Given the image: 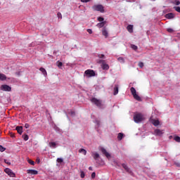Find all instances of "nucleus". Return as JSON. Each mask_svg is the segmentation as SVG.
<instances>
[{
  "mask_svg": "<svg viewBox=\"0 0 180 180\" xmlns=\"http://www.w3.org/2000/svg\"><path fill=\"white\" fill-rule=\"evenodd\" d=\"M101 151L102 154H103V155H105L107 158H110V155L109 154V153H108L105 148H101Z\"/></svg>",
  "mask_w": 180,
  "mask_h": 180,
  "instance_id": "6e6552de",
  "label": "nucleus"
},
{
  "mask_svg": "<svg viewBox=\"0 0 180 180\" xmlns=\"http://www.w3.org/2000/svg\"><path fill=\"white\" fill-rule=\"evenodd\" d=\"M165 18L166 19H174V18H175V14L173 13H169L165 15Z\"/></svg>",
  "mask_w": 180,
  "mask_h": 180,
  "instance_id": "f8f14e48",
  "label": "nucleus"
},
{
  "mask_svg": "<svg viewBox=\"0 0 180 180\" xmlns=\"http://www.w3.org/2000/svg\"><path fill=\"white\" fill-rule=\"evenodd\" d=\"M11 137H15V135H13V134H11Z\"/></svg>",
  "mask_w": 180,
  "mask_h": 180,
  "instance_id": "6e6d98bb",
  "label": "nucleus"
},
{
  "mask_svg": "<svg viewBox=\"0 0 180 180\" xmlns=\"http://www.w3.org/2000/svg\"><path fill=\"white\" fill-rule=\"evenodd\" d=\"M122 167L124 168V169L126 170V172H128V174H131V170L130 169L129 166H127V165H126L125 163H122Z\"/></svg>",
  "mask_w": 180,
  "mask_h": 180,
  "instance_id": "9b49d317",
  "label": "nucleus"
},
{
  "mask_svg": "<svg viewBox=\"0 0 180 180\" xmlns=\"http://www.w3.org/2000/svg\"><path fill=\"white\" fill-rule=\"evenodd\" d=\"M80 176L81 178H85V172H84L82 170L80 172Z\"/></svg>",
  "mask_w": 180,
  "mask_h": 180,
  "instance_id": "2f4dec72",
  "label": "nucleus"
},
{
  "mask_svg": "<svg viewBox=\"0 0 180 180\" xmlns=\"http://www.w3.org/2000/svg\"><path fill=\"white\" fill-rule=\"evenodd\" d=\"M169 137H170V139H172V136H170Z\"/></svg>",
  "mask_w": 180,
  "mask_h": 180,
  "instance_id": "bf43d9fd",
  "label": "nucleus"
},
{
  "mask_svg": "<svg viewBox=\"0 0 180 180\" xmlns=\"http://www.w3.org/2000/svg\"><path fill=\"white\" fill-rule=\"evenodd\" d=\"M131 94L133 95L136 101H138L139 102H141V97L139 94H137V91H131Z\"/></svg>",
  "mask_w": 180,
  "mask_h": 180,
  "instance_id": "423d86ee",
  "label": "nucleus"
},
{
  "mask_svg": "<svg viewBox=\"0 0 180 180\" xmlns=\"http://www.w3.org/2000/svg\"><path fill=\"white\" fill-rule=\"evenodd\" d=\"M117 94H119V91H115L113 93V95L116 96V95H117Z\"/></svg>",
  "mask_w": 180,
  "mask_h": 180,
  "instance_id": "8fccbe9b",
  "label": "nucleus"
},
{
  "mask_svg": "<svg viewBox=\"0 0 180 180\" xmlns=\"http://www.w3.org/2000/svg\"><path fill=\"white\" fill-rule=\"evenodd\" d=\"M4 172H6V174H7V175H9L11 178H15V176H16V174H15V173H13L12 169H11L9 168H6L4 169Z\"/></svg>",
  "mask_w": 180,
  "mask_h": 180,
  "instance_id": "39448f33",
  "label": "nucleus"
},
{
  "mask_svg": "<svg viewBox=\"0 0 180 180\" xmlns=\"http://www.w3.org/2000/svg\"><path fill=\"white\" fill-rule=\"evenodd\" d=\"M57 162H59L60 164H61V162H63L64 161V160H63V158H58L57 160H56Z\"/></svg>",
  "mask_w": 180,
  "mask_h": 180,
  "instance_id": "72a5a7b5",
  "label": "nucleus"
},
{
  "mask_svg": "<svg viewBox=\"0 0 180 180\" xmlns=\"http://www.w3.org/2000/svg\"><path fill=\"white\" fill-rule=\"evenodd\" d=\"M25 129H29V127H30V125L29 124H25Z\"/></svg>",
  "mask_w": 180,
  "mask_h": 180,
  "instance_id": "09e8293b",
  "label": "nucleus"
},
{
  "mask_svg": "<svg viewBox=\"0 0 180 180\" xmlns=\"http://www.w3.org/2000/svg\"><path fill=\"white\" fill-rule=\"evenodd\" d=\"M167 30L169 33H174V30L172 28H167Z\"/></svg>",
  "mask_w": 180,
  "mask_h": 180,
  "instance_id": "e433bc0d",
  "label": "nucleus"
},
{
  "mask_svg": "<svg viewBox=\"0 0 180 180\" xmlns=\"http://www.w3.org/2000/svg\"><path fill=\"white\" fill-rule=\"evenodd\" d=\"M1 91H11L12 88L8 84H3L1 86Z\"/></svg>",
  "mask_w": 180,
  "mask_h": 180,
  "instance_id": "1a4fd4ad",
  "label": "nucleus"
},
{
  "mask_svg": "<svg viewBox=\"0 0 180 180\" xmlns=\"http://www.w3.org/2000/svg\"><path fill=\"white\" fill-rule=\"evenodd\" d=\"M145 120L144 115L141 113H137L134 115V121L135 123H141Z\"/></svg>",
  "mask_w": 180,
  "mask_h": 180,
  "instance_id": "f03ea898",
  "label": "nucleus"
},
{
  "mask_svg": "<svg viewBox=\"0 0 180 180\" xmlns=\"http://www.w3.org/2000/svg\"><path fill=\"white\" fill-rule=\"evenodd\" d=\"M114 91H119V85L116 84L114 87Z\"/></svg>",
  "mask_w": 180,
  "mask_h": 180,
  "instance_id": "ea45409f",
  "label": "nucleus"
},
{
  "mask_svg": "<svg viewBox=\"0 0 180 180\" xmlns=\"http://www.w3.org/2000/svg\"><path fill=\"white\" fill-rule=\"evenodd\" d=\"M98 63H99V64H105V60H100L98 61Z\"/></svg>",
  "mask_w": 180,
  "mask_h": 180,
  "instance_id": "49530a36",
  "label": "nucleus"
},
{
  "mask_svg": "<svg viewBox=\"0 0 180 180\" xmlns=\"http://www.w3.org/2000/svg\"><path fill=\"white\" fill-rule=\"evenodd\" d=\"M97 124H99V122H97Z\"/></svg>",
  "mask_w": 180,
  "mask_h": 180,
  "instance_id": "4d7b16f0",
  "label": "nucleus"
},
{
  "mask_svg": "<svg viewBox=\"0 0 180 180\" xmlns=\"http://www.w3.org/2000/svg\"><path fill=\"white\" fill-rule=\"evenodd\" d=\"M92 9L97 11L101 12V13H103L105 12V8L102 4H97L92 6Z\"/></svg>",
  "mask_w": 180,
  "mask_h": 180,
  "instance_id": "7ed1b4c3",
  "label": "nucleus"
},
{
  "mask_svg": "<svg viewBox=\"0 0 180 180\" xmlns=\"http://www.w3.org/2000/svg\"><path fill=\"white\" fill-rule=\"evenodd\" d=\"M151 123H152L153 124H154L155 127L160 125V121H159L158 120L152 119V120H151Z\"/></svg>",
  "mask_w": 180,
  "mask_h": 180,
  "instance_id": "2eb2a0df",
  "label": "nucleus"
},
{
  "mask_svg": "<svg viewBox=\"0 0 180 180\" xmlns=\"http://www.w3.org/2000/svg\"><path fill=\"white\" fill-rule=\"evenodd\" d=\"M28 162H29V164H30L31 165H34V161H33V160H28Z\"/></svg>",
  "mask_w": 180,
  "mask_h": 180,
  "instance_id": "79ce46f5",
  "label": "nucleus"
},
{
  "mask_svg": "<svg viewBox=\"0 0 180 180\" xmlns=\"http://www.w3.org/2000/svg\"><path fill=\"white\" fill-rule=\"evenodd\" d=\"M117 60L120 62V63H122V64H124V58L123 57H119L117 58Z\"/></svg>",
  "mask_w": 180,
  "mask_h": 180,
  "instance_id": "b1692460",
  "label": "nucleus"
},
{
  "mask_svg": "<svg viewBox=\"0 0 180 180\" xmlns=\"http://www.w3.org/2000/svg\"><path fill=\"white\" fill-rule=\"evenodd\" d=\"M87 32L89 34H92V30L91 29H87Z\"/></svg>",
  "mask_w": 180,
  "mask_h": 180,
  "instance_id": "a18cd8bd",
  "label": "nucleus"
},
{
  "mask_svg": "<svg viewBox=\"0 0 180 180\" xmlns=\"http://www.w3.org/2000/svg\"><path fill=\"white\" fill-rule=\"evenodd\" d=\"M91 155L94 158V159L96 160H98V158H99V153H98L92 152Z\"/></svg>",
  "mask_w": 180,
  "mask_h": 180,
  "instance_id": "f3484780",
  "label": "nucleus"
},
{
  "mask_svg": "<svg viewBox=\"0 0 180 180\" xmlns=\"http://www.w3.org/2000/svg\"><path fill=\"white\" fill-rule=\"evenodd\" d=\"M123 139V134L122 133H119L117 136V139L118 140H122Z\"/></svg>",
  "mask_w": 180,
  "mask_h": 180,
  "instance_id": "bb28decb",
  "label": "nucleus"
},
{
  "mask_svg": "<svg viewBox=\"0 0 180 180\" xmlns=\"http://www.w3.org/2000/svg\"><path fill=\"white\" fill-rule=\"evenodd\" d=\"M57 144L56 143V142H50L49 143V147H51V148H56L57 146Z\"/></svg>",
  "mask_w": 180,
  "mask_h": 180,
  "instance_id": "4be33fe9",
  "label": "nucleus"
},
{
  "mask_svg": "<svg viewBox=\"0 0 180 180\" xmlns=\"http://www.w3.org/2000/svg\"><path fill=\"white\" fill-rule=\"evenodd\" d=\"M95 176H96V173L93 172V173L91 174V178H92V179H94L95 178Z\"/></svg>",
  "mask_w": 180,
  "mask_h": 180,
  "instance_id": "37998d69",
  "label": "nucleus"
},
{
  "mask_svg": "<svg viewBox=\"0 0 180 180\" xmlns=\"http://www.w3.org/2000/svg\"><path fill=\"white\" fill-rule=\"evenodd\" d=\"M127 30H128V32H129V33H133V25H129L127 27Z\"/></svg>",
  "mask_w": 180,
  "mask_h": 180,
  "instance_id": "aec40b11",
  "label": "nucleus"
},
{
  "mask_svg": "<svg viewBox=\"0 0 180 180\" xmlns=\"http://www.w3.org/2000/svg\"><path fill=\"white\" fill-rule=\"evenodd\" d=\"M0 151H1V153H4V151H5V148H4V146H1V145H0Z\"/></svg>",
  "mask_w": 180,
  "mask_h": 180,
  "instance_id": "58836bf2",
  "label": "nucleus"
},
{
  "mask_svg": "<svg viewBox=\"0 0 180 180\" xmlns=\"http://www.w3.org/2000/svg\"><path fill=\"white\" fill-rule=\"evenodd\" d=\"M106 25V21H103L101 22H98L96 26L98 27V29H102V27H105V25Z\"/></svg>",
  "mask_w": 180,
  "mask_h": 180,
  "instance_id": "ddd939ff",
  "label": "nucleus"
},
{
  "mask_svg": "<svg viewBox=\"0 0 180 180\" xmlns=\"http://www.w3.org/2000/svg\"><path fill=\"white\" fill-rule=\"evenodd\" d=\"M56 64H57L58 68H61L63 67V63L62 62L57 61Z\"/></svg>",
  "mask_w": 180,
  "mask_h": 180,
  "instance_id": "c85d7f7f",
  "label": "nucleus"
},
{
  "mask_svg": "<svg viewBox=\"0 0 180 180\" xmlns=\"http://www.w3.org/2000/svg\"><path fill=\"white\" fill-rule=\"evenodd\" d=\"M169 137H170V139H172V136H170Z\"/></svg>",
  "mask_w": 180,
  "mask_h": 180,
  "instance_id": "13d9d810",
  "label": "nucleus"
},
{
  "mask_svg": "<svg viewBox=\"0 0 180 180\" xmlns=\"http://www.w3.org/2000/svg\"><path fill=\"white\" fill-rule=\"evenodd\" d=\"M39 71L43 74L44 77H47V71L44 68H40Z\"/></svg>",
  "mask_w": 180,
  "mask_h": 180,
  "instance_id": "a211bd4d",
  "label": "nucleus"
},
{
  "mask_svg": "<svg viewBox=\"0 0 180 180\" xmlns=\"http://www.w3.org/2000/svg\"><path fill=\"white\" fill-rule=\"evenodd\" d=\"M79 153L84 154V155H86V150H85L84 148H80L79 150Z\"/></svg>",
  "mask_w": 180,
  "mask_h": 180,
  "instance_id": "5701e85b",
  "label": "nucleus"
},
{
  "mask_svg": "<svg viewBox=\"0 0 180 180\" xmlns=\"http://www.w3.org/2000/svg\"><path fill=\"white\" fill-rule=\"evenodd\" d=\"M139 67H140V68H143V67H144V63L143 62H139Z\"/></svg>",
  "mask_w": 180,
  "mask_h": 180,
  "instance_id": "f704fd0d",
  "label": "nucleus"
},
{
  "mask_svg": "<svg viewBox=\"0 0 180 180\" xmlns=\"http://www.w3.org/2000/svg\"><path fill=\"white\" fill-rule=\"evenodd\" d=\"M101 68H102L103 70H109V65H108V64H106V63H103V64L101 65Z\"/></svg>",
  "mask_w": 180,
  "mask_h": 180,
  "instance_id": "6ab92c4d",
  "label": "nucleus"
},
{
  "mask_svg": "<svg viewBox=\"0 0 180 180\" xmlns=\"http://www.w3.org/2000/svg\"><path fill=\"white\" fill-rule=\"evenodd\" d=\"M131 48L132 50H134L135 51H136V50H137L139 49V47H137V46H136L134 44H131Z\"/></svg>",
  "mask_w": 180,
  "mask_h": 180,
  "instance_id": "cd10ccee",
  "label": "nucleus"
},
{
  "mask_svg": "<svg viewBox=\"0 0 180 180\" xmlns=\"http://www.w3.org/2000/svg\"><path fill=\"white\" fill-rule=\"evenodd\" d=\"M98 58H105V55L104 54H98Z\"/></svg>",
  "mask_w": 180,
  "mask_h": 180,
  "instance_id": "4c0bfd02",
  "label": "nucleus"
},
{
  "mask_svg": "<svg viewBox=\"0 0 180 180\" xmlns=\"http://www.w3.org/2000/svg\"><path fill=\"white\" fill-rule=\"evenodd\" d=\"M89 171H92V167H89Z\"/></svg>",
  "mask_w": 180,
  "mask_h": 180,
  "instance_id": "864d4df0",
  "label": "nucleus"
},
{
  "mask_svg": "<svg viewBox=\"0 0 180 180\" xmlns=\"http://www.w3.org/2000/svg\"><path fill=\"white\" fill-rule=\"evenodd\" d=\"M57 16L59 19H63V15H61V13L58 12Z\"/></svg>",
  "mask_w": 180,
  "mask_h": 180,
  "instance_id": "c9c22d12",
  "label": "nucleus"
},
{
  "mask_svg": "<svg viewBox=\"0 0 180 180\" xmlns=\"http://www.w3.org/2000/svg\"><path fill=\"white\" fill-rule=\"evenodd\" d=\"M91 0H81V2H83L84 4H86L87 2H90Z\"/></svg>",
  "mask_w": 180,
  "mask_h": 180,
  "instance_id": "c03bdc74",
  "label": "nucleus"
},
{
  "mask_svg": "<svg viewBox=\"0 0 180 180\" xmlns=\"http://www.w3.org/2000/svg\"><path fill=\"white\" fill-rule=\"evenodd\" d=\"M84 75H86L88 78H91V77H95L96 74L94 70H87L84 72Z\"/></svg>",
  "mask_w": 180,
  "mask_h": 180,
  "instance_id": "20e7f679",
  "label": "nucleus"
},
{
  "mask_svg": "<svg viewBox=\"0 0 180 180\" xmlns=\"http://www.w3.org/2000/svg\"><path fill=\"white\" fill-rule=\"evenodd\" d=\"M15 130H17L18 134H22L23 133V127H17Z\"/></svg>",
  "mask_w": 180,
  "mask_h": 180,
  "instance_id": "dca6fc26",
  "label": "nucleus"
},
{
  "mask_svg": "<svg viewBox=\"0 0 180 180\" xmlns=\"http://www.w3.org/2000/svg\"><path fill=\"white\" fill-rule=\"evenodd\" d=\"M17 75H20V72H16Z\"/></svg>",
  "mask_w": 180,
  "mask_h": 180,
  "instance_id": "5fc2aeb1",
  "label": "nucleus"
},
{
  "mask_svg": "<svg viewBox=\"0 0 180 180\" xmlns=\"http://www.w3.org/2000/svg\"><path fill=\"white\" fill-rule=\"evenodd\" d=\"M70 115H71L72 116H75V112H74V111H70Z\"/></svg>",
  "mask_w": 180,
  "mask_h": 180,
  "instance_id": "de8ad7c7",
  "label": "nucleus"
},
{
  "mask_svg": "<svg viewBox=\"0 0 180 180\" xmlns=\"http://www.w3.org/2000/svg\"><path fill=\"white\" fill-rule=\"evenodd\" d=\"M22 139L25 141H27V140H29V136L25 134L22 135Z\"/></svg>",
  "mask_w": 180,
  "mask_h": 180,
  "instance_id": "393cba45",
  "label": "nucleus"
},
{
  "mask_svg": "<svg viewBox=\"0 0 180 180\" xmlns=\"http://www.w3.org/2000/svg\"><path fill=\"white\" fill-rule=\"evenodd\" d=\"M97 20L98 22H103V20H105V18H103V17H98Z\"/></svg>",
  "mask_w": 180,
  "mask_h": 180,
  "instance_id": "7c9ffc66",
  "label": "nucleus"
},
{
  "mask_svg": "<svg viewBox=\"0 0 180 180\" xmlns=\"http://www.w3.org/2000/svg\"><path fill=\"white\" fill-rule=\"evenodd\" d=\"M155 136H161L162 134H164V130L156 129L154 131Z\"/></svg>",
  "mask_w": 180,
  "mask_h": 180,
  "instance_id": "0eeeda50",
  "label": "nucleus"
},
{
  "mask_svg": "<svg viewBox=\"0 0 180 180\" xmlns=\"http://www.w3.org/2000/svg\"><path fill=\"white\" fill-rule=\"evenodd\" d=\"M174 140L176 141V143H180V137L176 135L174 136Z\"/></svg>",
  "mask_w": 180,
  "mask_h": 180,
  "instance_id": "a878e982",
  "label": "nucleus"
},
{
  "mask_svg": "<svg viewBox=\"0 0 180 180\" xmlns=\"http://www.w3.org/2000/svg\"><path fill=\"white\" fill-rule=\"evenodd\" d=\"M174 9H175V11L176 12H179V13H180V7L179 6H174Z\"/></svg>",
  "mask_w": 180,
  "mask_h": 180,
  "instance_id": "473e14b6",
  "label": "nucleus"
},
{
  "mask_svg": "<svg viewBox=\"0 0 180 180\" xmlns=\"http://www.w3.org/2000/svg\"><path fill=\"white\" fill-rule=\"evenodd\" d=\"M27 174H31V175H37V174H39V172L34 169H28L27 170Z\"/></svg>",
  "mask_w": 180,
  "mask_h": 180,
  "instance_id": "4468645a",
  "label": "nucleus"
},
{
  "mask_svg": "<svg viewBox=\"0 0 180 180\" xmlns=\"http://www.w3.org/2000/svg\"><path fill=\"white\" fill-rule=\"evenodd\" d=\"M102 34L105 37V39H108L109 36V32H108V30L106 29V27H104L102 30Z\"/></svg>",
  "mask_w": 180,
  "mask_h": 180,
  "instance_id": "9d476101",
  "label": "nucleus"
},
{
  "mask_svg": "<svg viewBox=\"0 0 180 180\" xmlns=\"http://www.w3.org/2000/svg\"><path fill=\"white\" fill-rule=\"evenodd\" d=\"M4 162L7 164L8 165H11V162H9L8 160L4 159Z\"/></svg>",
  "mask_w": 180,
  "mask_h": 180,
  "instance_id": "a19ab883",
  "label": "nucleus"
},
{
  "mask_svg": "<svg viewBox=\"0 0 180 180\" xmlns=\"http://www.w3.org/2000/svg\"><path fill=\"white\" fill-rule=\"evenodd\" d=\"M176 5H180V1H176Z\"/></svg>",
  "mask_w": 180,
  "mask_h": 180,
  "instance_id": "3c124183",
  "label": "nucleus"
},
{
  "mask_svg": "<svg viewBox=\"0 0 180 180\" xmlns=\"http://www.w3.org/2000/svg\"><path fill=\"white\" fill-rule=\"evenodd\" d=\"M90 102L93 103V105H95L99 109H103L105 108V105L103 104V102H102V100L98 99L95 97H91L90 98Z\"/></svg>",
  "mask_w": 180,
  "mask_h": 180,
  "instance_id": "f257e3e1",
  "label": "nucleus"
},
{
  "mask_svg": "<svg viewBox=\"0 0 180 180\" xmlns=\"http://www.w3.org/2000/svg\"><path fill=\"white\" fill-rule=\"evenodd\" d=\"M6 79V75L0 73V81H5Z\"/></svg>",
  "mask_w": 180,
  "mask_h": 180,
  "instance_id": "412c9836",
  "label": "nucleus"
},
{
  "mask_svg": "<svg viewBox=\"0 0 180 180\" xmlns=\"http://www.w3.org/2000/svg\"><path fill=\"white\" fill-rule=\"evenodd\" d=\"M114 164L116 167L120 168V162H119L117 161H114Z\"/></svg>",
  "mask_w": 180,
  "mask_h": 180,
  "instance_id": "c756f323",
  "label": "nucleus"
},
{
  "mask_svg": "<svg viewBox=\"0 0 180 180\" xmlns=\"http://www.w3.org/2000/svg\"><path fill=\"white\" fill-rule=\"evenodd\" d=\"M130 91H136V89H134V87H131V88L130 89Z\"/></svg>",
  "mask_w": 180,
  "mask_h": 180,
  "instance_id": "603ef678",
  "label": "nucleus"
}]
</instances>
